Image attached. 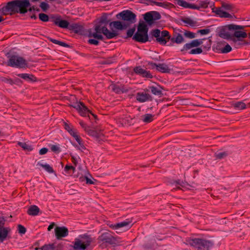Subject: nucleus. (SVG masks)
I'll use <instances>...</instances> for the list:
<instances>
[{"mask_svg": "<svg viewBox=\"0 0 250 250\" xmlns=\"http://www.w3.org/2000/svg\"><path fill=\"white\" fill-rule=\"evenodd\" d=\"M202 51V49L201 48H196L195 49H191L189 52V53L191 54H197L201 53Z\"/></svg>", "mask_w": 250, "mask_h": 250, "instance_id": "48", "label": "nucleus"}, {"mask_svg": "<svg viewBox=\"0 0 250 250\" xmlns=\"http://www.w3.org/2000/svg\"><path fill=\"white\" fill-rule=\"evenodd\" d=\"M63 126L64 129L67 130L71 136H73L75 133L77 132L72 126L68 125L65 122L63 123Z\"/></svg>", "mask_w": 250, "mask_h": 250, "instance_id": "32", "label": "nucleus"}, {"mask_svg": "<svg viewBox=\"0 0 250 250\" xmlns=\"http://www.w3.org/2000/svg\"><path fill=\"white\" fill-rule=\"evenodd\" d=\"M239 29L233 30L232 42L236 48H239L243 45L247 43L244 39L247 38L246 32L239 30Z\"/></svg>", "mask_w": 250, "mask_h": 250, "instance_id": "4", "label": "nucleus"}, {"mask_svg": "<svg viewBox=\"0 0 250 250\" xmlns=\"http://www.w3.org/2000/svg\"><path fill=\"white\" fill-rule=\"evenodd\" d=\"M55 224L54 223H51L48 227L47 229L48 231H50L54 227Z\"/></svg>", "mask_w": 250, "mask_h": 250, "instance_id": "63", "label": "nucleus"}, {"mask_svg": "<svg viewBox=\"0 0 250 250\" xmlns=\"http://www.w3.org/2000/svg\"><path fill=\"white\" fill-rule=\"evenodd\" d=\"M243 29V26L233 24H229L224 26L220 30L219 36L224 39L230 40L232 42L233 32L231 31H233V30Z\"/></svg>", "mask_w": 250, "mask_h": 250, "instance_id": "3", "label": "nucleus"}, {"mask_svg": "<svg viewBox=\"0 0 250 250\" xmlns=\"http://www.w3.org/2000/svg\"><path fill=\"white\" fill-rule=\"evenodd\" d=\"M50 20L54 23L62 28L69 29V23L68 21L64 20H61V16L54 17L52 16L50 18Z\"/></svg>", "mask_w": 250, "mask_h": 250, "instance_id": "12", "label": "nucleus"}, {"mask_svg": "<svg viewBox=\"0 0 250 250\" xmlns=\"http://www.w3.org/2000/svg\"><path fill=\"white\" fill-rule=\"evenodd\" d=\"M130 223L131 222L130 221L126 220L125 221L117 223L114 225H111L110 226V227L115 229H118L121 228L126 227V229H128L131 227V226L130 225Z\"/></svg>", "mask_w": 250, "mask_h": 250, "instance_id": "18", "label": "nucleus"}, {"mask_svg": "<svg viewBox=\"0 0 250 250\" xmlns=\"http://www.w3.org/2000/svg\"><path fill=\"white\" fill-rule=\"evenodd\" d=\"M72 136L75 138L79 144L83 142L81 138L79 136L77 132L75 133Z\"/></svg>", "mask_w": 250, "mask_h": 250, "instance_id": "53", "label": "nucleus"}, {"mask_svg": "<svg viewBox=\"0 0 250 250\" xmlns=\"http://www.w3.org/2000/svg\"><path fill=\"white\" fill-rule=\"evenodd\" d=\"M18 229L19 233L21 234H25L26 231V228L21 225H18Z\"/></svg>", "mask_w": 250, "mask_h": 250, "instance_id": "44", "label": "nucleus"}, {"mask_svg": "<svg viewBox=\"0 0 250 250\" xmlns=\"http://www.w3.org/2000/svg\"><path fill=\"white\" fill-rule=\"evenodd\" d=\"M86 132H87L89 135L92 136H97V133L95 130L91 129L89 127L87 128V129L85 131Z\"/></svg>", "mask_w": 250, "mask_h": 250, "instance_id": "46", "label": "nucleus"}, {"mask_svg": "<svg viewBox=\"0 0 250 250\" xmlns=\"http://www.w3.org/2000/svg\"><path fill=\"white\" fill-rule=\"evenodd\" d=\"M30 5L29 0H13L2 7L1 13L4 15H12L16 13L24 14L27 12Z\"/></svg>", "mask_w": 250, "mask_h": 250, "instance_id": "1", "label": "nucleus"}, {"mask_svg": "<svg viewBox=\"0 0 250 250\" xmlns=\"http://www.w3.org/2000/svg\"><path fill=\"white\" fill-rule=\"evenodd\" d=\"M86 183L88 184H93L94 182L90 179H89L87 177L86 180Z\"/></svg>", "mask_w": 250, "mask_h": 250, "instance_id": "62", "label": "nucleus"}, {"mask_svg": "<svg viewBox=\"0 0 250 250\" xmlns=\"http://www.w3.org/2000/svg\"><path fill=\"white\" fill-rule=\"evenodd\" d=\"M135 28L129 29L127 31V38L131 37L135 32Z\"/></svg>", "mask_w": 250, "mask_h": 250, "instance_id": "51", "label": "nucleus"}, {"mask_svg": "<svg viewBox=\"0 0 250 250\" xmlns=\"http://www.w3.org/2000/svg\"><path fill=\"white\" fill-rule=\"evenodd\" d=\"M231 46L229 44H227L225 46L221 49V52L223 53H227L231 51Z\"/></svg>", "mask_w": 250, "mask_h": 250, "instance_id": "45", "label": "nucleus"}, {"mask_svg": "<svg viewBox=\"0 0 250 250\" xmlns=\"http://www.w3.org/2000/svg\"><path fill=\"white\" fill-rule=\"evenodd\" d=\"M49 40L52 43H54L56 44L60 45V46H63V47H67V46H68V45L67 44H66L64 42H61V41H59L58 40H55V39H52V38H50Z\"/></svg>", "mask_w": 250, "mask_h": 250, "instance_id": "37", "label": "nucleus"}, {"mask_svg": "<svg viewBox=\"0 0 250 250\" xmlns=\"http://www.w3.org/2000/svg\"><path fill=\"white\" fill-rule=\"evenodd\" d=\"M232 106L238 110H242L246 108V104L241 101L232 104Z\"/></svg>", "mask_w": 250, "mask_h": 250, "instance_id": "30", "label": "nucleus"}, {"mask_svg": "<svg viewBox=\"0 0 250 250\" xmlns=\"http://www.w3.org/2000/svg\"><path fill=\"white\" fill-rule=\"evenodd\" d=\"M99 243H106L111 245H116L118 243L117 238L113 236L109 232H105L100 235L98 238Z\"/></svg>", "mask_w": 250, "mask_h": 250, "instance_id": "8", "label": "nucleus"}, {"mask_svg": "<svg viewBox=\"0 0 250 250\" xmlns=\"http://www.w3.org/2000/svg\"><path fill=\"white\" fill-rule=\"evenodd\" d=\"M170 41L172 43L180 44L184 42V39L181 34L178 33L175 34L174 36L170 39Z\"/></svg>", "mask_w": 250, "mask_h": 250, "instance_id": "27", "label": "nucleus"}, {"mask_svg": "<svg viewBox=\"0 0 250 250\" xmlns=\"http://www.w3.org/2000/svg\"><path fill=\"white\" fill-rule=\"evenodd\" d=\"M88 36L89 37H93L98 40H103V36L101 34H99L96 32L89 33Z\"/></svg>", "mask_w": 250, "mask_h": 250, "instance_id": "40", "label": "nucleus"}, {"mask_svg": "<svg viewBox=\"0 0 250 250\" xmlns=\"http://www.w3.org/2000/svg\"><path fill=\"white\" fill-rule=\"evenodd\" d=\"M228 156V153L226 152H222L215 154V157L216 159H221Z\"/></svg>", "mask_w": 250, "mask_h": 250, "instance_id": "43", "label": "nucleus"}, {"mask_svg": "<svg viewBox=\"0 0 250 250\" xmlns=\"http://www.w3.org/2000/svg\"><path fill=\"white\" fill-rule=\"evenodd\" d=\"M136 100L140 102H145L152 100L151 96L147 93H138L136 95Z\"/></svg>", "mask_w": 250, "mask_h": 250, "instance_id": "21", "label": "nucleus"}, {"mask_svg": "<svg viewBox=\"0 0 250 250\" xmlns=\"http://www.w3.org/2000/svg\"><path fill=\"white\" fill-rule=\"evenodd\" d=\"M7 65L11 67L24 68L27 67V62L22 57L13 55L9 57Z\"/></svg>", "mask_w": 250, "mask_h": 250, "instance_id": "6", "label": "nucleus"}, {"mask_svg": "<svg viewBox=\"0 0 250 250\" xmlns=\"http://www.w3.org/2000/svg\"><path fill=\"white\" fill-rule=\"evenodd\" d=\"M87 177L86 176H82L80 177L79 179L81 182L86 181Z\"/></svg>", "mask_w": 250, "mask_h": 250, "instance_id": "64", "label": "nucleus"}, {"mask_svg": "<svg viewBox=\"0 0 250 250\" xmlns=\"http://www.w3.org/2000/svg\"><path fill=\"white\" fill-rule=\"evenodd\" d=\"M71 161L74 164L75 166L77 165V159L75 157H74V156L71 157Z\"/></svg>", "mask_w": 250, "mask_h": 250, "instance_id": "60", "label": "nucleus"}, {"mask_svg": "<svg viewBox=\"0 0 250 250\" xmlns=\"http://www.w3.org/2000/svg\"><path fill=\"white\" fill-rule=\"evenodd\" d=\"M81 238L82 239H75L73 246L75 250H84L92 242L91 238L88 236L84 235Z\"/></svg>", "mask_w": 250, "mask_h": 250, "instance_id": "7", "label": "nucleus"}, {"mask_svg": "<svg viewBox=\"0 0 250 250\" xmlns=\"http://www.w3.org/2000/svg\"><path fill=\"white\" fill-rule=\"evenodd\" d=\"M151 92L155 95L161 97L163 95L162 91L161 89V87H157L154 86H151L149 87Z\"/></svg>", "mask_w": 250, "mask_h": 250, "instance_id": "28", "label": "nucleus"}, {"mask_svg": "<svg viewBox=\"0 0 250 250\" xmlns=\"http://www.w3.org/2000/svg\"><path fill=\"white\" fill-rule=\"evenodd\" d=\"M70 106L75 108L82 116H88L89 113H90L93 117L96 118L95 115L92 114L83 102H76L73 104L70 105Z\"/></svg>", "mask_w": 250, "mask_h": 250, "instance_id": "11", "label": "nucleus"}, {"mask_svg": "<svg viewBox=\"0 0 250 250\" xmlns=\"http://www.w3.org/2000/svg\"><path fill=\"white\" fill-rule=\"evenodd\" d=\"M48 149L46 147H43L39 151V154L40 155H44L48 152Z\"/></svg>", "mask_w": 250, "mask_h": 250, "instance_id": "57", "label": "nucleus"}, {"mask_svg": "<svg viewBox=\"0 0 250 250\" xmlns=\"http://www.w3.org/2000/svg\"><path fill=\"white\" fill-rule=\"evenodd\" d=\"M204 39H200V40H194L192 41L190 43L192 47H195L199 46L200 45L203 43V41Z\"/></svg>", "mask_w": 250, "mask_h": 250, "instance_id": "38", "label": "nucleus"}, {"mask_svg": "<svg viewBox=\"0 0 250 250\" xmlns=\"http://www.w3.org/2000/svg\"><path fill=\"white\" fill-rule=\"evenodd\" d=\"M40 6L43 11H46L49 7L48 4L45 2H42Z\"/></svg>", "mask_w": 250, "mask_h": 250, "instance_id": "49", "label": "nucleus"}, {"mask_svg": "<svg viewBox=\"0 0 250 250\" xmlns=\"http://www.w3.org/2000/svg\"><path fill=\"white\" fill-rule=\"evenodd\" d=\"M69 30L74 31L76 33H81L83 30L82 25L79 23H72L69 25Z\"/></svg>", "mask_w": 250, "mask_h": 250, "instance_id": "22", "label": "nucleus"}, {"mask_svg": "<svg viewBox=\"0 0 250 250\" xmlns=\"http://www.w3.org/2000/svg\"><path fill=\"white\" fill-rule=\"evenodd\" d=\"M111 85L112 90L117 94L123 93L127 91V89L124 85H118L114 84Z\"/></svg>", "mask_w": 250, "mask_h": 250, "instance_id": "24", "label": "nucleus"}, {"mask_svg": "<svg viewBox=\"0 0 250 250\" xmlns=\"http://www.w3.org/2000/svg\"><path fill=\"white\" fill-rule=\"evenodd\" d=\"M80 125H81V126L84 129V130L85 131L87 128L88 127V126H87V125L83 121H80Z\"/></svg>", "mask_w": 250, "mask_h": 250, "instance_id": "59", "label": "nucleus"}, {"mask_svg": "<svg viewBox=\"0 0 250 250\" xmlns=\"http://www.w3.org/2000/svg\"><path fill=\"white\" fill-rule=\"evenodd\" d=\"M151 35L156 38L157 42L162 45H165L170 39L169 32L167 30L161 31L158 29L152 30Z\"/></svg>", "mask_w": 250, "mask_h": 250, "instance_id": "5", "label": "nucleus"}, {"mask_svg": "<svg viewBox=\"0 0 250 250\" xmlns=\"http://www.w3.org/2000/svg\"><path fill=\"white\" fill-rule=\"evenodd\" d=\"M39 19L43 22H46L49 21V17L47 15L44 13H40L39 15Z\"/></svg>", "mask_w": 250, "mask_h": 250, "instance_id": "41", "label": "nucleus"}, {"mask_svg": "<svg viewBox=\"0 0 250 250\" xmlns=\"http://www.w3.org/2000/svg\"><path fill=\"white\" fill-rule=\"evenodd\" d=\"M134 72L140 76L147 78H152V75L149 71L143 69L141 66H136L134 68Z\"/></svg>", "mask_w": 250, "mask_h": 250, "instance_id": "15", "label": "nucleus"}, {"mask_svg": "<svg viewBox=\"0 0 250 250\" xmlns=\"http://www.w3.org/2000/svg\"><path fill=\"white\" fill-rule=\"evenodd\" d=\"M133 39L137 42H146L148 41L147 34L137 32L133 37Z\"/></svg>", "mask_w": 250, "mask_h": 250, "instance_id": "17", "label": "nucleus"}, {"mask_svg": "<svg viewBox=\"0 0 250 250\" xmlns=\"http://www.w3.org/2000/svg\"><path fill=\"white\" fill-rule=\"evenodd\" d=\"M50 149L52 151L55 153H59L60 152V147L57 145H52L50 146Z\"/></svg>", "mask_w": 250, "mask_h": 250, "instance_id": "47", "label": "nucleus"}, {"mask_svg": "<svg viewBox=\"0 0 250 250\" xmlns=\"http://www.w3.org/2000/svg\"><path fill=\"white\" fill-rule=\"evenodd\" d=\"M37 165L43 167L46 171L49 173H53L54 172L53 168L48 164H42L40 162H38Z\"/></svg>", "mask_w": 250, "mask_h": 250, "instance_id": "33", "label": "nucleus"}, {"mask_svg": "<svg viewBox=\"0 0 250 250\" xmlns=\"http://www.w3.org/2000/svg\"><path fill=\"white\" fill-rule=\"evenodd\" d=\"M0 81L2 82L8 83L11 85H13L14 83L13 80L9 78L1 77L0 78Z\"/></svg>", "mask_w": 250, "mask_h": 250, "instance_id": "42", "label": "nucleus"}, {"mask_svg": "<svg viewBox=\"0 0 250 250\" xmlns=\"http://www.w3.org/2000/svg\"><path fill=\"white\" fill-rule=\"evenodd\" d=\"M18 76L27 81L30 82H35L37 80L36 78L32 74H28L27 73H21V74H18Z\"/></svg>", "mask_w": 250, "mask_h": 250, "instance_id": "25", "label": "nucleus"}, {"mask_svg": "<svg viewBox=\"0 0 250 250\" xmlns=\"http://www.w3.org/2000/svg\"><path fill=\"white\" fill-rule=\"evenodd\" d=\"M63 245L59 244L55 245L54 244L45 245L43 246L41 249L42 250H62Z\"/></svg>", "mask_w": 250, "mask_h": 250, "instance_id": "20", "label": "nucleus"}, {"mask_svg": "<svg viewBox=\"0 0 250 250\" xmlns=\"http://www.w3.org/2000/svg\"><path fill=\"white\" fill-rule=\"evenodd\" d=\"M18 144L19 146L21 147L24 150L31 151L33 149L32 147L30 145L26 144V143L19 142Z\"/></svg>", "mask_w": 250, "mask_h": 250, "instance_id": "35", "label": "nucleus"}, {"mask_svg": "<svg viewBox=\"0 0 250 250\" xmlns=\"http://www.w3.org/2000/svg\"><path fill=\"white\" fill-rule=\"evenodd\" d=\"M144 20L148 23H151L154 21L153 16L150 12H147L144 15Z\"/></svg>", "mask_w": 250, "mask_h": 250, "instance_id": "34", "label": "nucleus"}, {"mask_svg": "<svg viewBox=\"0 0 250 250\" xmlns=\"http://www.w3.org/2000/svg\"><path fill=\"white\" fill-rule=\"evenodd\" d=\"M4 223L0 220V243L5 240L8 233L11 231V229L9 227H4Z\"/></svg>", "mask_w": 250, "mask_h": 250, "instance_id": "14", "label": "nucleus"}, {"mask_svg": "<svg viewBox=\"0 0 250 250\" xmlns=\"http://www.w3.org/2000/svg\"><path fill=\"white\" fill-rule=\"evenodd\" d=\"M149 64L152 66V67L156 68L157 70L162 73H169L170 69L169 68L167 65L166 63H159L156 64L153 62H150Z\"/></svg>", "mask_w": 250, "mask_h": 250, "instance_id": "16", "label": "nucleus"}, {"mask_svg": "<svg viewBox=\"0 0 250 250\" xmlns=\"http://www.w3.org/2000/svg\"><path fill=\"white\" fill-rule=\"evenodd\" d=\"M192 48L191 43H188L185 44L182 49H181V51H183L184 50H188L190 49V48Z\"/></svg>", "mask_w": 250, "mask_h": 250, "instance_id": "52", "label": "nucleus"}, {"mask_svg": "<svg viewBox=\"0 0 250 250\" xmlns=\"http://www.w3.org/2000/svg\"><path fill=\"white\" fill-rule=\"evenodd\" d=\"M221 6L222 8L227 10H232L234 8V6L232 4L224 1L221 2Z\"/></svg>", "mask_w": 250, "mask_h": 250, "instance_id": "36", "label": "nucleus"}, {"mask_svg": "<svg viewBox=\"0 0 250 250\" xmlns=\"http://www.w3.org/2000/svg\"><path fill=\"white\" fill-rule=\"evenodd\" d=\"M109 25L110 27H113L118 30H123L126 29L128 25L126 24H123L120 21H115L110 23Z\"/></svg>", "mask_w": 250, "mask_h": 250, "instance_id": "23", "label": "nucleus"}, {"mask_svg": "<svg viewBox=\"0 0 250 250\" xmlns=\"http://www.w3.org/2000/svg\"><path fill=\"white\" fill-rule=\"evenodd\" d=\"M154 116L151 114H146L142 116V120L146 123H149L153 121Z\"/></svg>", "mask_w": 250, "mask_h": 250, "instance_id": "29", "label": "nucleus"}, {"mask_svg": "<svg viewBox=\"0 0 250 250\" xmlns=\"http://www.w3.org/2000/svg\"><path fill=\"white\" fill-rule=\"evenodd\" d=\"M210 32L209 29H201L198 30V32L200 33L201 35H206L209 33Z\"/></svg>", "mask_w": 250, "mask_h": 250, "instance_id": "55", "label": "nucleus"}, {"mask_svg": "<svg viewBox=\"0 0 250 250\" xmlns=\"http://www.w3.org/2000/svg\"><path fill=\"white\" fill-rule=\"evenodd\" d=\"M161 15L158 12H154L153 16L154 21L159 20L161 18Z\"/></svg>", "mask_w": 250, "mask_h": 250, "instance_id": "58", "label": "nucleus"}, {"mask_svg": "<svg viewBox=\"0 0 250 250\" xmlns=\"http://www.w3.org/2000/svg\"><path fill=\"white\" fill-rule=\"evenodd\" d=\"M117 18H121L123 20L128 21L130 23L136 22V15L129 10H125L117 15Z\"/></svg>", "mask_w": 250, "mask_h": 250, "instance_id": "9", "label": "nucleus"}, {"mask_svg": "<svg viewBox=\"0 0 250 250\" xmlns=\"http://www.w3.org/2000/svg\"><path fill=\"white\" fill-rule=\"evenodd\" d=\"M88 43L90 44L97 45L99 44V42L95 39H89L88 41Z\"/></svg>", "mask_w": 250, "mask_h": 250, "instance_id": "56", "label": "nucleus"}, {"mask_svg": "<svg viewBox=\"0 0 250 250\" xmlns=\"http://www.w3.org/2000/svg\"><path fill=\"white\" fill-rule=\"evenodd\" d=\"M182 21L185 23L189 25L192 26H194L195 24V22L189 18H186L183 19L182 20Z\"/></svg>", "mask_w": 250, "mask_h": 250, "instance_id": "39", "label": "nucleus"}, {"mask_svg": "<svg viewBox=\"0 0 250 250\" xmlns=\"http://www.w3.org/2000/svg\"><path fill=\"white\" fill-rule=\"evenodd\" d=\"M185 244L196 250H209L213 246L212 241L200 238H188L186 240Z\"/></svg>", "mask_w": 250, "mask_h": 250, "instance_id": "2", "label": "nucleus"}, {"mask_svg": "<svg viewBox=\"0 0 250 250\" xmlns=\"http://www.w3.org/2000/svg\"><path fill=\"white\" fill-rule=\"evenodd\" d=\"M40 211L38 207L36 205H32L28 209L27 213L29 215L36 216L39 214Z\"/></svg>", "mask_w": 250, "mask_h": 250, "instance_id": "26", "label": "nucleus"}, {"mask_svg": "<svg viewBox=\"0 0 250 250\" xmlns=\"http://www.w3.org/2000/svg\"><path fill=\"white\" fill-rule=\"evenodd\" d=\"M212 12L215 13L221 18H230L232 16L229 13L224 11L220 8H216L213 7L212 8Z\"/></svg>", "mask_w": 250, "mask_h": 250, "instance_id": "19", "label": "nucleus"}, {"mask_svg": "<svg viewBox=\"0 0 250 250\" xmlns=\"http://www.w3.org/2000/svg\"><path fill=\"white\" fill-rule=\"evenodd\" d=\"M100 22L102 23H106V18L105 17L103 16L101 20H100Z\"/></svg>", "mask_w": 250, "mask_h": 250, "instance_id": "61", "label": "nucleus"}, {"mask_svg": "<svg viewBox=\"0 0 250 250\" xmlns=\"http://www.w3.org/2000/svg\"><path fill=\"white\" fill-rule=\"evenodd\" d=\"M184 35L189 39H193L195 37V34L190 31L185 32Z\"/></svg>", "mask_w": 250, "mask_h": 250, "instance_id": "50", "label": "nucleus"}, {"mask_svg": "<svg viewBox=\"0 0 250 250\" xmlns=\"http://www.w3.org/2000/svg\"><path fill=\"white\" fill-rule=\"evenodd\" d=\"M68 233V230L65 227H56L55 229V236L58 240L66 237Z\"/></svg>", "mask_w": 250, "mask_h": 250, "instance_id": "13", "label": "nucleus"}, {"mask_svg": "<svg viewBox=\"0 0 250 250\" xmlns=\"http://www.w3.org/2000/svg\"><path fill=\"white\" fill-rule=\"evenodd\" d=\"M94 30L95 32L99 34L103 33L108 39H112L118 35L116 31L113 30L110 31L105 26L101 27L100 25H96Z\"/></svg>", "mask_w": 250, "mask_h": 250, "instance_id": "10", "label": "nucleus"}, {"mask_svg": "<svg viewBox=\"0 0 250 250\" xmlns=\"http://www.w3.org/2000/svg\"><path fill=\"white\" fill-rule=\"evenodd\" d=\"M137 32L147 34L148 28L147 25L144 22L140 23L138 26Z\"/></svg>", "mask_w": 250, "mask_h": 250, "instance_id": "31", "label": "nucleus"}, {"mask_svg": "<svg viewBox=\"0 0 250 250\" xmlns=\"http://www.w3.org/2000/svg\"><path fill=\"white\" fill-rule=\"evenodd\" d=\"M70 170H72L73 171V172H74L75 170V167L72 166H68V165L65 166V167H64V170L66 172H68Z\"/></svg>", "mask_w": 250, "mask_h": 250, "instance_id": "54", "label": "nucleus"}]
</instances>
